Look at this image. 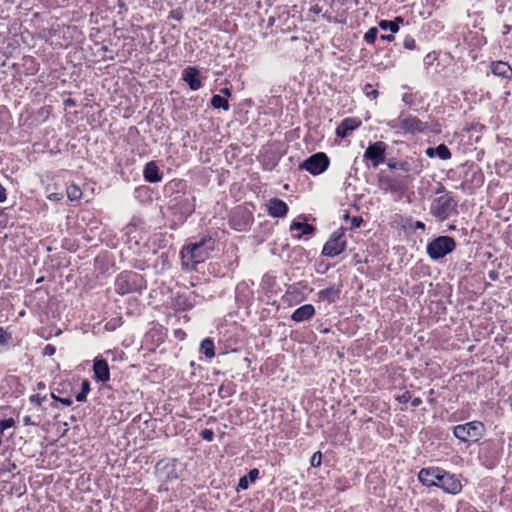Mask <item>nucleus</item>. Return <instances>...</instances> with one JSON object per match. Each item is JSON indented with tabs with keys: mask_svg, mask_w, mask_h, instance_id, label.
<instances>
[{
	"mask_svg": "<svg viewBox=\"0 0 512 512\" xmlns=\"http://www.w3.org/2000/svg\"><path fill=\"white\" fill-rule=\"evenodd\" d=\"M418 480L424 486H436L449 494H458L462 490L461 482L452 474L439 467L422 468Z\"/></svg>",
	"mask_w": 512,
	"mask_h": 512,
	"instance_id": "1",
	"label": "nucleus"
},
{
	"mask_svg": "<svg viewBox=\"0 0 512 512\" xmlns=\"http://www.w3.org/2000/svg\"><path fill=\"white\" fill-rule=\"evenodd\" d=\"M214 250V240L211 237L188 244L181 249L182 265L188 269L196 270V266L203 263L211 251Z\"/></svg>",
	"mask_w": 512,
	"mask_h": 512,
	"instance_id": "2",
	"label": "nucleus"
},
{
	"mask_svg": "<svg viewBox=\"0 0 512 512\" xmlns=\"http://www.w3.org/2000/svg\"><path fill=\"white\" fill-rule=\"evenodd\" d=\"M457 201L450 193L435 198L430 206V214L438 221L443 222L457 213Z\"/></svg>",
	"mask_w": 512,
	"mask_h": 512,
	"instance_id": "3",
	"label": "nucleus"
},
{
	"mask_svg": "<svg viewBox=\"0 0 512 512\" xmlns=\"http://www.w3.org/2000/svg\"><path fill=\"white\" fill-rule=\"evenodd\" d=\"M145 287L146 285L143 277L134 272L120 273L115 281V290L121 295L137 292Z\"/></svg>",
	"mask_w": 512,
	"mask_h": 512,
	"instance_id": "4",
	"label": "nucleus"
},
{
	"mask_svg": "<svg viewBox=\"0 0 512 512\" xmlns=\"http://www.w3.org/2000/svg\"><path fill=\"white\" fill-rule=\"evenodd\" d=\"M485 432L484 424L480 421H471L453 427V435L461 442H477Z\"/></svg>",
	"mask_w": 512,
	"mask_h": 512,
	"instance_id": "5",
	"label": "nucleus"
},
{
	"mask_svg": "<svg viewBox=\"0 0 512 512\" xmlns=\"http://www.w3.org/2000/svg\"><path fill=\"white\" fill-rule=\"evenodd\" d=\"M456 248L455 240L450 236H438L427 244L426 251L432 260H439Z\"/></svg>",
	"mask_w": 512,
	"mask_h": 512,
	"instance_id": "6",
	"label": "nucleus"
},
{
	"mask_svg": "<svg viewBox=\"0 0 512 512\" xmlns=\"http://www.w3.org/2000/svg\"><path fill=\"white\" fill-rule=\"evenodd\" d=\"M388 126L391 129L401 131L404 133H423L428 129V124L426 122H422L416 116H407L405 118H397L390 120L388 122Z\"/></svg>",
	"mask_w": 512,
	"mask_h": 512,
	"instance_id": "7",
	"label": "nucleus"
},
{
	"mask_svg": "<svg viewBox=\"0 0 512 512\" xmlns=\"http://www.w3.org/2000/svg\"><path fill=\"white\" fill-rule=\"evenodd\" d=\"M329 158L323 152H318L307 158L300 168L308 171L312 175H319L325 172L329 167Z\"/></svg>",
	"mask_w": 512,
	"mask_h": 512,
	"instance_id": "8",
	"label": "nucleus"
},
{
	"mask_svg": "<svg viewBox=\"0 0 512 512\" xmlns=\"http://www.w3.org/2000/svg\"><path fill=\"white\" fill-rule=\"evenodd\" d=\"M343 231L338 230L331 234L328 241L324 244L322 255L326 257H336L346 248V241L343 239Z\"/></svg>",
	"mask_w": 512,
	"mask_h": 512,
	"instance_id": "9",
	"label": "nucleus"
},
{
	"mask_svg": "<svg viewBox=\"0 0 512 512\" xmlns=\"http://www.w3.org/2000/svg\"><path fill=\"white\" fill-rule=\"evenodd\" d=\"M387 145L382 141H377L367 147L364 152V159L371 161L374 168L385 161V152Z\"/></svg>",
	"mask_w": 512,
	"mask_h": 512,
	"instance_id": "10",
	"label": "nucleus"
},
{
	"mask_svg": "<svg viewBox=\"0 0 512 512\" xmlns=\"http://www.w3.org/2000/svg\"><path fill=\"white\" fill-rule=\"evenodd\" d=\"M176 460L159 461L156 464L157 475L165 481H172L178 479V473L176 470Z\"/></svg>",
	"mask_w": 512,
	"mask_h": 512,
	"instance_id": "11",
	"label": "nucleus"
},
{
	"mask_svg": "<svg viewBox=\"0 0 512 512\" xmlns=\"http://www.w3.org/2000/svg\"><path fill=\"white\" fill-rule=\"evenodd\" d=\"M94 379L97 382L105 383L110 380V370L105 359L96 358L93 363Z\"/></svg>",
	"mask_w": 512,
	"mask_h": 512,
	"instance_id": "12",
	"label": "nucleus"
},
{
	"mask_svg": "<svg viewBox=\"0 0 512 512\" xmlns=\"http://www.w3.org/2000/svg\"><path fill=\"white\" fill-rule=\"evenodd\" d=\"M267 207L269 215L274 218H281L286 216L289 210L288 205L279 198L270 199Z\"/></svg>",
	"mask_w": 512,
	"mask_h": 512,
	"instance_id": "13",
	"label": "nucleus"
},
{
	"mask_svg": "<svg viewBox=\"0 0 512 512\" xmlns=\"http://www.w3.org/2000/svg\"><path fill=\"white\" fill-rule=\"evenodd\" d=\"M360 125L361 121L358 118H346L336 128V135L341 138H346Z\"/></svg>",
	"mask_w": 512,
	"mask_h": 512,
	"instance_id": "14",
	"label": "nucleus"
},
{
	"mask_svg": "<svg viewBox=\"0 0 512 512\" xmlns=\"http://www.w3.org/2000/svg\"><path fill=\"white\" fill-rule=\"evenodd\" d=\"M183 80L188 84L189 88L193 91L200 89L202 86L199 71L195 67L189 66L184 70Z\"/></svg>",
	"mask_w": 512,
	"mask_h": 512,
	"instance_id": "15",
	"label": "nucleus"
},
{
	"mask_svg": "<svg viewBox=\"0 0 512 512\" xmlns=\"http://www.w3.org/2000/svg\"><path fill=\"white\" fill-rule=\"evenodd\" d=\"M315 315V308L312 304H305L297 308L291 315V320L297 323L307 321Z\"/></svg>",
	"mask_w": 512,
	"mask_h": 512,
	"instance_id": "16",
	"label": "nucleus"
},
{
	"mask_svg": "<svg viewBox=\"0 0 512 512\" xmlns=\"http://www.w3.org/2000/svg\"><path fill=\"white\" fill-rule=\"evenodd\" d=\"M143 175L144 179L149 183H158L162 180V175L154 161H150L145 165Z\"/></svg>",
	"mask_w": 512,
	"mask_h": 512,
	"instance_id": "17",
	"label": "nucleus"
},
{
	"mask_svg": "<svg viewBox=\"0 0 512 512\" xmlns=\"http://www.w3.org/2000/svg\"><path fill=\"white\" fill-rule=\"evenodd\" d=\"M387 165L392 170H401L405 173L419 174L421 171V169L418 168V166H414L413 162H411L409 160H404V161L390 160L387 163Z\"/></svg>",
	"mask_w": 512,
	"mask_h": 512,
	"instance_id": "18",
	"label": "nucleus"
},
{
	"mask_svg": "<svg viewBox=\"0 0 512 512\" xmlns=\"http://www.w3.org/2000/svg\"><path fill=\"white\" fill-rule=\"evenodd\" d=\"M491 72L504 79L512 78V68L507 62L497 61L491 64Z\"/></svg>",
	"mask_w": 512,
	"mask_h": 512,
	"instance_id": "19",
	"label": "nucleus"
},
{
	"mask_svg": "<svg viewBox=\"0 0 512 512\" xmlns=\"http://www.w3.org/2000/svg\"><path fill=\"white\" fill-rule=\"evenodd\" d=\"M318 299L321 301H327L329 303H334L339 299L340 289L334 286L328 287L326 289L320 290L317 293Z\"/></svg>",
	"mask_w": 512,
	"mask_h": 512,
	"instance_id": "20",
	"label": "nucleus"
},
{
	"mask_svg": "<svg viewBox=\"0 0 512 512\" xmlns=\"http://www.w3.org/2000/svg\"><path fill=\"white\" fill-rule=\"evenodd\" d=\"M259 470L254 468L249 471L248 475L243 476L239 479L236 490L239 492L241 490H246L249 487L250 483L255 482L258 479Z\"/></svg>",
	"mask_w": 512,
	"mask_h": 512,
	"instance_id": "21",
	"label": "nucleus"
},
{
	"mask_svg": "<svg viewBox=\"0 0 512 512\" xmlns=\"http://www.w3.org/2000/svg\"><path fill=\"white\" fill-rule=\"evenodd\" d=\"M291 230H298L300 231V234L298 235V238L304 236V235H310L314 232V227L307 223H301V222H292L290 226Z\"/></svg>",
	"mask_w": 512,
	"mask_h": 512,
	"instance_id": "22",
	"label": "nucleus"
},
{
	"mask_svg": "<svg viewBox=\"0 0 512 512\" xmlns=\"http://www.w3.org/2000/svg\"><path fill=\"white\" fill-rule=\"evenodd\" d=\"M403 18L397 17L394 21L382 20L379 22V27L382 30H389L396 33L399 30V23H403Z\"/></svg>",
	"mask_w": 512,
	"mask_h": 512,
	"instance_id": "23",
	"label": "nucleus"
},
{
	"mask_svg": "<svg viewBox=\"0 0 512 512\" xmlns=\"http://www.w3.org/2000/svg\"><path fill=\"white\" fill-rule=\"evenodd\" d=\"M200 351L207 357L213 358L215 356L214 343L210 338L202 340L200 345Z\"/></svg>",
	"mask_w": 512,
	"mask_h": 512,
	"instance_id": "24",
	"label": "nucleus"
},
{
	"mask_svg": "<svg viewBox=\"0 0 512 512\" xmlns=\"http://www.w3.org/2000/svg\"><path fill=\"white\" fill-rule=\"evenodd\" d=\"M194 201H195V197H192L191 199H189V198L182 199L178 204L180 206V208H179L180 211L185 215H191L195 210V205L193 203Z\"/></svg>",
	"mask_w": 512,
	"mask_h": 512,
	"instance_id": "25",
	"label": "nucleus"
},
{
	"mask_svg": "<svg viewBox=\"0 0 512 512\" xmlns=\"http://www.w3.org/2000/svg\"><path fill=\"white\" fill-rule=\"evenodd\" d=\"M211 105L215 109L222 108L223 110H229V103L226 98L220 95H213L211 98Z\"/></svg>",
	"mask_w": 512,
	"mask_h": 512,
	"instance_id": "26",
	"label": "nucleus"
},
{
	"mask_svg": "<svg viewBox=\"0 0 512 512\" xmlns=\"http://www.w3.org/2000/svg\"><path fill=\"white\" fill-rule=\"evenodd\" d=\"M67 197L70 201H77L82 196V191L77 185H69L66 190Z\"/></svg>",
	"mask_w": 512,
	"mask_h": 512,
	"instance_id": "27",
	"label": "nucleus"
},
{
	"mask_svg": "<svg viewBox=\"0 0 512 512\" xmlns=\"http://www.w3.org/2000/svg\"><path fill=\"white\" fill-rule=\"evenodd\" d=\"M436 156L441 160H448L451 158L452 154L449 148L445 144H440L434 148Z\"/></svg>",
	"mask_w": 512,
	"mask_h": 512,
	"instance_id": "28",
	"label": "nucleus"
},
{
	"mask_svg": "<svg viewBox=\"0 0 512 512\" xmlns=\"http://www.w3.org/2000/svg\"><path fill=\"white\" fill-rule=\"evenodd\" d=\"M90 392V383L88 380L82 381L81 391L76 395V400L78 402L86 401L87 394Z\"/></svg>",
	"mask_w": 512,
	"mask_h": 512,
	"instance_id": "29",
	"label": "nucleus"
},
{
	"mask_svg": "<svg viewBox=\"0 0 512 512\" xmlns=\"http://www.w3.org/2000/svg\"><path fill=\"white\" fill-rule=\"evenodd\" d=\"M377 35H378V30L376 27H372L370 28L364 35V40L368 43V44H373L375 42V40L377 39Z\"/></svg>",
	"mask_w": 512,
	"mask_h": 512,
	"instance_id": "30",
	"label": "nucleus"
},
{
	"mask_svg": "<svg viewBox=\"0 0 512 512\" xmlns=\"http://www.w3.org/2000/svg\"><path fill=\"white\" fill-rule=\"evenodd\" d=\"M363 90L365 95L372 99H376L379 95V92L376 89H373L371 84H366Z\"/></svg>",
	"mask_w": 512,
	"mask_h": 512,
	"instance_id": "31",
	"label": "nucleus"
},
{
	"mask_svg": "<svg viewBox=\"0 0 512 512\" xmlns=\"http://www.w3.org/2000/svg\"><path fill=\"white\" fill-rule=\"evenodd\" d=\"M389 187L392 191H403L407 186L402 181L393 180L390 182Z\"/></svg>",
	"mask_w": 512,
	"mask_h": 512,
	"instance_id": "32",
	"label": "nucleus"
},
{
	"mask_svg": "<svg viewBox=\"0 0 512 512\" xmlns=\"http://www.w3.org/2000/svg\"><path fill=\"white\" fill-rule=\"evenodd\" d=\"M321 462H322V454L320 451H317L312 455V457L310 459V464L312 467H319L321 465Z\"/></svg>",
	"mask_w": 512,
	"mask_h": 512,
	"instance_id": "33",
	"label": "nucleus"
},
{
	"mask_svg": "<svg viewBox=\"0 0 512 512\" xmlns=\"http://www.w3.org/2000/svg\"><path fill=\"white\" fill-rule=\"evenodd\" d=\"M46 399V396H40L39 394H33L29 397V401L37 406H41Z\"/></svg>",
	"mask_w": 512,
	"mask_h": 512,
	"instance_id": "34",
	"label": "nucleus"
},
{
	"mask_svg": "<svg viewBox=\"0 0 512 512\" xmlns=\"http://www.w3.org/2000/svg\"><path fill=\"white\" fill-rule=\"evenodd\" d=\"M403 45L406 49H409V50H414L416 48V42H415V39L410 36V35H407L405 38H404V41H403Z\"/></svg>",
	"mask_w": 512,
	"mask_h": 512,
	"instance_id": "35",
	"label": "nucleus"
},
{
	"mask_svg": "<svg viewBox=\"0 0 512 512\" xmlns=\"http://www.w3.org/2000/svg\"><path fill=\"white\" fill-rule=\"evenodd\" d=\"M14 425V420L12 418L4 419L0 421V435L2 432Z\"/></svg>",
	"mask_w": 512,
	"mask_h": 512,
	"instance_id": "36",
	"label": "nucleus"
},
{
	"mask_svg": "<svg viewBox=\"0 0 512 512\" xmlns=\"http://www.w3.org/2000/svg\"><path fill=\"white\" fill-rule=\"evenodd\" d=\"M201 437L208 441V442H211L214 440V432L212 429H204L201 431Z\"/></svg>",
	"mask_w": 512,
	"mask_h": 512,
	"instance_id": "37",
	"label": "nucleus"
},
{
	"mask_svg": "<svg viewBox=\"0 0 512 512\" xmlns=\"http://www.w3.org/2000/svg\"><path fill=\"white\" fill-rule=\"evenodd\" d=\"M22 420H23V424H24L25 426L38 425V424H39V422H40V419H39V418H38L37 420H34V419L32 418V416H30V415H26V416H24Z\"/></svg>",
	"mask_w": 512,
	"mask_h": 512,
	"instance_id": "38",
	"label": "nucleus"
},
{
	"mask_svg": "<svg viewBox=\"0 0 512 512\" xmlns=\"http://www.w3.org/2000/svg\"><path fill=\"white\" fill-rule=\"evenodd\" d=\"M411 398H412V397H411L410 392L406 391V392H404L402 395H399V396L397 397V400H398V402H400V403H407V402H409V401L411 400Z\"/></svg>",
	"mask_w": 512,
	"mask_h": 512,
	"instance_id": "39",
	"label": "nucleus"
},
{
	"mask_svg": "<svg viewBox=\"0 0 512 512\" xmlns=\"http://www.w3.org/2000/svg\"><path fill=\"white\" fill-rule=\"evenodd\" d=\"M10 336L6 333V331L0 327V345H4L8 342Z\"/></svg>",
	"mask_w": 512,
	"mask_h": 512,
	"instance_id": "40",
	"label": "nucleus"
},
{
	"mask_svg": "<svg viewBox=\"0 0 512 512\" xmlns=\"http://www.w3.org/2000/svg\"><path fill=\"white\" fill-rule=\"evenodd\" d=\"M55 352H56V348L53 345L48 344L45 346L43 354L47 355V356H52L55 354Z\"/></svg>",
	"mask_w": 512,
	"mask_h": 512,
	"instance_id": "41",
	"label": "nucleus"
},
{
	"mask_svg": "<svg viewBox=\"0 0 512 512\" xmlns=\"http://www.w3.org/2000/svg\"><path fill=\"white\" fill-rule=\"evenodd\" d=\"M63 198V195L61 193H51L48 195V199L50 201H60Z\"/></svg>",
	"mask_w": 512,
	"mask_h": 512,
	"instance_id": "42",
	"label": "nucleus"
},
{
	"mask_svg": "<svg viewBox=\"0 0 512 512\" xmlns=\"http://www.w3.org/2000/svg\"><path fill=\"white\" fill-rule=\"evenodd\" d=\"M58 402H60L61 404L65 405V406H71L73 403V400L71 397H66V398L58 399Z\"/></svg>",
	"mask_w": 512,
	"mask_h": 512,
	"instance_id": "43",
	"label": "nucleus"
},
{
	"mask_svg": "<svg viewBox=\"0 0 512 512\" xmlns=\"http://www.w3.org/2000/svg\"><path fill=\"white\" fill-rule=\"evenodd\" d=\"M6 189L3 187V185L0 183V203L4 202L6 200Z\"/></svg>",
	"mask_w": 512,
	"mask_h": 512,
	"instance_id": "44",
	"label": "nucleus"
},
{
	"mask_svg": "<svg viewBox=\"0 0 512 512\" xmlns=\"http://www.w3.org/2000/svg\"><path fill=\"white\" fill-rule=\"evenodd\" d=\"M362 223V219L361 218H358V217H354L352 219V227L353 228H358L360 226V224Z\"/></svg>",
	"mask_w": 512,
	"mask_h": 512,
	"instance_id": "45",
	"label": "nucleus"
},
{
	"mask_svg": "<svg viewBox=\"0 0 512 512\" xmlns=\"http://www.w3.org/2000/svg\"><path fill=\"white\" fill-rule=\"evenodd\" d=\"M411 404L413 407H418L422 404V399L419 398V397H416L414 399L411 400Z\"/></svg>",
	"mask_w": 512,
	"mask_h": 512,
	"instance_id": "46",
	"label": "nucleus"
},
{
	"mask_svg": "<svg viewBox=\"0 0 512 512\" xmlns=\"http://www.w3.org/2000/svg\"><path fill=\"white\" fill-rule=\"evenodd\" d=\"M426 155L430 158H433L436 156V153L434 151V148L432 147H429L428 149H426Z\"/></svg>",
	"mask_w": 512,
	"mask_h": 512,
	"instance_id": "47",
	"label": "nucleus"
},
{
	"mask_svg": "<svg viewBox=\"0 0 512 512\" xmlns=\"http://www.w3.org/2000/svg\"><path fill=\"white\" fill-rule=\"evenodd\" d=\"M171 17H172V18H174V19H176V20H178V21H180V20H181V18H182V15H181V13H180V12H178V11H172V12H171Z\"/></svg>",
	"mask_w": 512,
	"mask_h": 512,
	"instance_id": "48",
	"label": "nucleus"
},
{
	"mask_svg": "<svg viewBox=\"0 0 512 512\" xmlns=\"http://www.w3.org/2000/svg\"><path fill=\"white\" fill-rule=\"evenodd\" d=\"M381 39L384 40V41L390 42V41L394 40V36L392 34H390V35H382Z\"/></svg>",
	"mask_w": 512,
	"mask_h": 512,
	"instance_id": "49",
	"label": "nucleus"
},
{
	"mask_svg": "<svg viewBox=\"0 0 512 512\" xmlns=\"http://www.w3.org/2000/svg\"><path fill=\"white\" fill-rule=\"evenodd\" d=\"M221 93L224 94L225 96L227 97H230L231 96V90L229 88H222L221 89Z\"/></svg>",
	"mask_w": 512,
	"mask_h": 512,
	"instance_id": "50",
	"label": "nucleus"
},
{
	"mask_svg": "<svg viewBox=\"0 0 512 512\" xmlns=\"http://www.w3.org/2000/svg\"><path fill=\"white\" fill-rule=\"evenodd\" d=\"M415 227H416L417 229H422V230H424V229H425V224H424L423 222H421V221H416V223H415Z\"/></svg>",
	"mask_w": 512,
	"mask_h": 512,
	"instance_id": "51",
	"label": "nucleus"
},
{
	"mask_svg": "<svg viewBox=\"0 0 512 512\" xmlns=\"http://www.w3.org/2000/svg\"><path fill=\"white\" fill-rule=\"evenodd\" d=\"M504 30H503V34H508L511 30V26L510 25H504Z\"/></svg>",
	"mask_w": 512,
	"mask_h": 512,
	"instance_id": "52",
	"label": "nucleus"
},
{
	"mask_svg": "<svg viewBox=\"0 0 512 512\" xmlns=\"http://www.w3.org/2000/svg\"><path fill=\"white\" fill-rule=\"evenodd\" d=\"M444 190H445L444 186H442V185H441V186L437 189L436 193H437V194L442 193Z\"/></svg>",
	"mask_w": 512,
	"mask_h": 512,
	"instance_id": "53",
	"label": "nucleus"
},
{
	"mask_svg": "<svg viewBox=\"0 0 512 512\" xmlns=\"http://www.w3.org/2000/svg\"><path fill=\"white\" fill-rule=\"evenodd\" d=\"M51 397H52V399H54L57 402H58V399L61 398V397H58L57 395H55L54 393H51Z\"/></svg>",
	"mask_w": 512,
	"mask_h": 512,
	"instance_id": "54",
	"label": "nucleus"
},
{
	"mask_svg": "<svg viewBox=\"0 0 512 512\" xmlns=\"http://www.w3.org/2000/svg\"><path fill=\"white\" fill-rule=\"evenodd\" d=\"M44 388H45V384L43 382H39L38 389H44Z\"/></svg>",
	"mask_w": 512,
	"mask_h": 512,
	"instance_id": "55",
	"label": "nucleus"
},
{
	"mask_svg": "<svg viewBox=\"0 0 512 512\" xmlns=\"http://www.w3.org/2000/svg\"><path fill=\"white\" fill-rule=\"evenodd\" d=\"M311 10H313L315 13L320 12V8L318 6L313 7Z\"/></svg>",
	"mask_w": 512,
	"mask_h": 512,
	"instance_id": "56",
	"label": "nucleus"
},
{
	"mask_svg": "<svg viewBox=\"0 0 512 512\" xmlns=\"http://www.w3.org/2000/svg\"><path fill=\"white\" fill-rule=\"evenodd\" d=\"M15 468H16V465L15 464H11V467H10V469H8V472H11V470H13Z\"/></svg>",
	"mask_w": 512,
	"mask_h": 512,
	"instance_id": "57",
	"label": "nucleus"
},
{
	"mask_svg": "<svg viewBox=\"0 0 512 512\" xmlns=\"http://www.w3.org/2000/svg\"><path fill=\"white\" fill-rule=\"evenodd\" d=\"M15 468H16V465L15 464H11V467H10V469H8V472H11V470H13Z\"/></svg>",
	"mask_w": 512,
	"mask_h": 512,
	"instance_id": "58",
	"label": "nucleus"
},
{
	"mask_svg": "<svg viewBox=\"0 0 512 512\" xmlns=\"http://www.w3.org/2000/svg\"><path fill=\"white\" fill-rule=\"evenodd\" d=\"M15 468H16V465L15 464H11V467H10V469H8V472H11V470H13Z\"/></svg>",
	"mask_w": 512,
	"mask_h": 512,
	"instance_id": "59",
	"label": "nucleus"
}]
</instances>
